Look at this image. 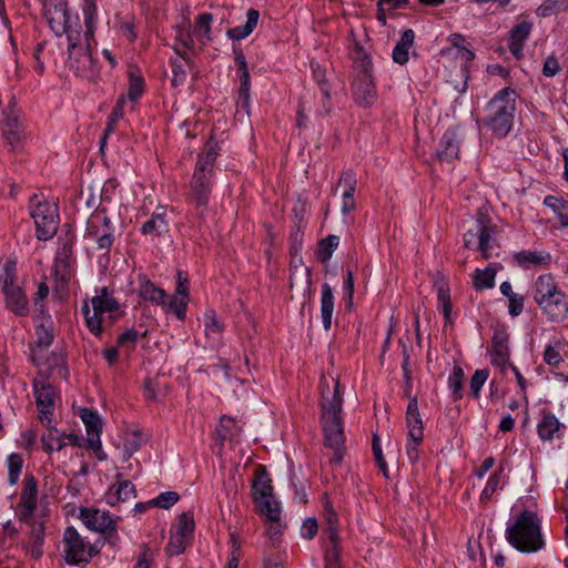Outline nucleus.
I'll return each instance as SVG.
<instances>
[{
  "label": "nucleus",
  "instance_id": "obj_9",
  "mask_svg": "<svg viewBox=\"0 0 568 568\" xmlns=\"http://www.w3.org/2000/svg\"><path fill=\"white\" fill-rule=\"evenodd\" d=\"M30 214L36 224L38 239L47 241L53 237L59 223L57 205L48 201L42 202L37 195H33L31 199Z\"/></svg>",
  "mask_w": 568,
  "mask_h": 568
},
{
  "label": "nucleus",
  "instance_id": "obj_11",
  "mask_svg": "<svg viewBox=\"0 0 568 568\" xmlns=\"http://www.w3.org/2000/svg\"><path fill=\"white\" fill-rule=\"evenodd\" d=\"M354 59L359 69V74L353 83L354 97L359 104L368 106L376 97V90L371 75V60L367 54L361 50L356 52Z\"/></svg>",
  "mask_w": 568,
  "mask_h": 568
},
{
  "label": "nucleus",
  "instance_id": "obj_15",
  "mask_svg": "<svg viewBox=\"0 0 568 568\" xmlns=\"http://www.w3.org/2000/svg\"><path fill=\"white\" fill-rule=\"evenodd\" d=\"M21 112L16 101H11L3 111L1 122L2 136L12 149L19 146L24 140V125L20 120Z\"/></svg>",
  "mask_w": 568,
  "mask_h": 568
},
{
  "label": "nucleus",
  "instance_id": "obj_30",
  "mask_svg": "<svg viewBox=\"0 0 568 568\" xmlns=\"http://www.w3.org/2000/svg\"><path fill=\"white\" fill-rule=\"evenodd\" d=\"M82 13L85 26V31L82 33V39L90 40L94 36L98 19L95 2L93 0H83Z\"/></svg>",
  "mask_w": 568,
  "mask_h": 568
},
{
  "label": "nucleus",
  "instance_id": "obj_34",
  "mask_svg": "<svg viewBox=\"0 0 568 568\" xmlns=\"http://www.w3.org/2000/svg\"><path fill=\"white\" fill-rule=\"evenodd\" d=\"M140 295L152 303H155L158 305H166V294L165 292L156 287L151 281L143 280V282L140 285Z\"/></svg>",
  "mask_w": 568,
  "mask_h": 568
},
{
  "label": "nucleus",
  "instance_id": "obj_22",
  "mask_svg": "<svg viewBox=\"0 0 568 568\" xmlns=\"http://www.w3.org/2000/svg\"><path fill=\"white\" fill-rule=\"evenodd\" d=\"M169 232V222L166 220V211L160 207L151 217L145 221L141 227L143 235L158 237Z\"/></svg>",
  "mask_w": 568,
  "mask_h": 568
},
{
  "label": "nucleus",
  "instance_id": "obj_14",
  "mask_svg": "<svg viewBox=\"0 0 568 568\" xmlns=\"http://www.w3.org/2000/svg\"><path fill=\"white\" fill-rule=\"evenodd\" d=\"M81 519L89 529L101 532L110 544L114 545L118 541L116 520L111 518L108 511L85 508L81 510Z\"/></svg>",
  "mask_w": 568,
  "mask_h": 568
},
{
  "label": "nucleus",
  "instance_id": "obj_16",
  "mask_svg": "<svg viewBox=\"0 0 568 568\" xmlns=\"http://www.w3.org/2000/svg\"><path fill=\"white\" fill-rule=\"evenodd\" d=\"M85 236L97 240L100 250H109L113 243V229L104 212L93 213L87 223Z\"/></svg>",
  "mask_w": 568,
  "mask_h": 568
},
{
  "label": "nucleus",
  "instance_id": "obj_49",
  "mask_svg": "<svg viewBox=\"0 0 568 568\" xmlns=\"http://www.w3.org/2000/svg\"><path fill=\"white\" fill-rule=\"evenodd\" d=\"M560 351V342H556L554 345H548L544 352V361L550 366H558L564 361Z\"/></svg>",
  "mask_w": 568,
  "mask_h": 568
},
{
  "label": "nucleus",
  "instance_id": "obj_38",
  "mask_svg": "<svg viewBox=\"0 0 568 568\" xmlns=\"http://www.w3.org/2000/svg\"><path fill=\"white\" fill-rule=\"evenodd\" d=\"M64 436L65 434H60L58 429L48 427L47 432L42 435V445L45 452L61 450L65 445Z\"/></svg>",
  "mask_w": 568,
  "mask_h": 568
},
{
  "label": "nucleus",
  "instance_id": "obj_37",
  "mask_svg": "<svg viewBox=\"0 0 568 568\" xmlns=\"http://www.w3.org/2000/svg\"><path fill=\"white\" fill-rule=\"evenodd\" d=\"M496 267L493 265L484 270H476L473 283L476 290L491 288L495 285Z\"/></svg>",
  "mask_w": 568,
  "mask_h": 568
},
{
  "label": "nucleus",
  "instance_id": "obj_35",
  "mask_svg": "<svg viewBox=\"0 0 568 568\" xmlns=\"http://www.w3.org/2000/svg\"><path fill=\"white\" fill-rule=\"evenodd\" d=\"M44 539V526L42 523L33 524L30 535V545L28 546V552L34 559L42 556V545Z\"/></svg>",
  "mask_w": 568,
  "mask_h": 568
},
{
  "label": "nucleus",
  "instance_id": "obj_36",
  "mask_svg": "<svg viewBox=\"0 0 568 568\" xmlns=\"http://www.w3.org/2000/svg\"><path fill=\"white\" fill-rule=\"evenodd\" d=\"M559 428L560 424L555 415H545L537 426V432L542 440H551Z\"/></svg>",
  "mask_w": 568,
  "mask_h": 568
},
{
  "label": "nucleus",
  "instance_id": "obj_50",
  "mask_svg": "<svg viewBox=\"0 0 568 568\" xmlns=\"http://www.w3.org/2000/svg\"><path fill=\"white\" fill-rule=\"evenodd\" d=\"M130 78V84H129V91L128 97L132 101H136L142 92H143V79L140 75H136L132 70L129 72Z\"/></svg>",
  "mask_w": 568,
  "mask_h": 568
},
{
  "label": "nucleus",
  "instance_id": "obj_44",
  "mask_svg": "<svg viewBox=\"0 0 568 568\" xmlns=\"http://www.w3.org/2000/svg\"><path fill=\"white\" fill-rule=\"evenodd\" d=\"M216 156L217 151L215 149V145H213L212 143H207L205 146V151L199 155L195 171L211 173Z\"/></svg>",
  "mask_w": 568,
  "mask_h": 568
},
{
  "label": "nucleus",
  "instance_id": "obj_24",
  "mask_svg": "<svg viewBox=\"0 0 568 568\" xmlns=\"http://www.w3.org/2000/svg\"><path fill=\"white\" fill-rule=\"evenodd\" d=\"M73 241L71 239L64 240L57 252L55 256V273L65 278L70 274L71 266L73 264L72 254Z\"/></svg>",
  "mask_w": 568,
  "mask_h": 568
},
{
  "label": "nucleus",
  "instance_id": "obj_31",
  "mask_svg": "<svg viewBox=\"0 0 568 568\" xmlns=\"http://www.w3.org/2000/svg\"><path fill=\"white\" fill-rule=\"evenodd\" d=\"M135 497L134 485L130 480H122L114 485L108 494V503L126 501Z\"/></svg>",
  "mask_w": 568,
  "mask_h": 568
},
{
  "label": "nucleus",
  "instance_id": "obj_13",
  "mask_svg": "<svg viewBox=\"0 0 568 568\" xmlns=\"http://www.w3.org/2000/svg\"><path fill=\"white\" fill-rule=\"evenodd\" d=\"M65 560L71 565L87 562L98 552L94 546L87 544L73 527H68L63 534Z\"/></svg>",
  "mask_w": 568,
  "mask_h": 568
},
{
  "label": "nucleus",
  "instance_id": "obj_2",
  "mask_svg": "<svg viewBox=\"0 0 568 568\" xmlns=\"http://www.w3.org/2000/svg\"><path fill=\"white\" fill-rule=\"evenodd\" d=\"M252 497L256 510L266 517L270 523L267 536L270 539H277L284 529L281 523V507L273 495V487L264 469H258L252 484Z\"/></svg>",
  "mask_w": 568,
  "mask_h": 568
},
{
  "label": "nucleus",
  "instance_id": "obj_59",
  "mask_svg": "<svg viewBox=\"0 0 568 568\" xmlns=\"http://www.w3.org/2000/svg\"><path fill=\"white\" fill-rule=\"evenodd\" d=\"M494 351L498 357H504L505 355H509L508 346H507V337L505 334L499 333L494 336Z\"/></svg>",
  "mask_w": 568,
  "mask_h": 568
},
{
  "label": "nucleus",
  "instance_id": "obj_27",
  "mask_svg": "<svg viewBox=\"0 0 568 568\" xmlns=\"http://www.w3.org/2000/svg\"><path fill=\"white\" fill-rule=\"evenodd\" d=\"M345 186V190L343 192V205H342V212L344 214H347L352 210L355 209V200H354V193H355V186H356V179L354 175L349 172L343 173L341 176L337 186L343 185Z\"/></svg>",
  "mask_w": 568,
  "mask_h": 568
},
{
  "label": "nucleus",
  "instance_id": "obj_55",
  "mask_svg": "<svg viewBox=\"0 0 568 568\" xmlns=\"http://www.w3.org/2000/svg\"><path fill=\"white\" fill-rule=\"evenodd\" d=\"M9 481L16 484L22 469V459L19 455H11L8 460Z\"/></svg>",
  "mask_w": 568,
  "mask_h": 568
},
{
  "label": "nucleus",
  "instance_id": "obj_64",
  "mask_svg": "<svg viewBox=\"0 0 568 568\" xmlns=\"http://www.w3.org/2000/svg\"><path fill=\"white\" fill-rule=\"evenodd\" d=\"M37 332H38V336H39V339H38L39 345L49 346L53 339V335H52L50 328L47 327L44 324H40L37 327Z\"/></svg>",
  "mask_w": 568,
  "mask_h": 568
},
{
  "label": "nucleus",
  "instance_id": "obj_58",
  "mask_svg": "<svg viewBox=\"0 0 568 568\" xmlns=\"http://www.w3.org/2000/svg\"><path fill=\"white\" fill-rule=\"evenodd\" d=\"M176 40H178L179 44L175 45L174 50L184 60H186V53L182 52V48H191V45L193 43L192 36L190 33L181 30V31H179V33L176 36Z\"/></svg>",
  "mask_w": 568,
  "mask_h": 568
},
{
  "label": "nucleus",
  "instance_id": "obj_43",
  "mask_svg": "<svg viewBox=\"0 0 568 568\" xmlns=\"http://www.w3.org/2000/svg\"><path fill=\"white\" fill-rule=\"evenodd\" d=\"M437 290V300L442 306L446 322H450L452 304L450 294L447 284L444 281H438L435 284Z\"/></svg>",
  "mask_w": 568,
  "mask_h": 568
},
{
  "label": "nucleus",
  "instance_id": "obj_45",
  "mask_svg": "<svg viewBox=\"0 0 568 568\" xmlns=\"http://www.w3.org/2000/svg\"><path fill=\"white\" fill-rule=\"evenodd\" d=\"M212 16L210 13H203L197 17L194 28V36L204 43L209 41L211 30Z\"/></svg>",
  "mask_w": 568,
  "mask_h": 568
},
{
  "label": "nucleus",
  "instance_id": "obj_12",
  "mask_svg": "<svg viewBox=\"0 0 568 568\" xmlns=\"http://www.w3.org/2000/svg\"><path fill=\"white\" fill-rule=\"evenodd\" d=\"M43 14L57 36L68 34L70 30L81 29L79 18L70 19L65 0H44Z\"/></svg>",
  "mask_w": 568,
  "mask_h": 568
},
{
  "label": "nucleus",
  "instance_id": "obj_40",
  "mask_svg": "<svg viewBox=\"0 0 568 568\" xmlns=\"http://www.w3.org/2000/svg\"><path fill=\"white\" fill-rule=\"evenodd\" d=\"M203 321L205 327V335L213 339L220 338L223 332V325L217 320L216 313L213 310H207L204 313Z\"/></svg>",
  "mask_w": 568,
  "mask_h": 568
},
{
  "label": "nucleus",
  "instance_id": "obj_28",
  "mask_svg": "<svg viewBox=\"0 0 568 568\" xmlns=\"http://www.w3.org/2000/svg\"><path fill=\"white\" fill-rule=\"evenodd\" d=\"M415 33L412 29L403 32L400 40L393 50V60L398 64H405L408 61V52L413 47Z\"/></svg>",
  "mask_w": 568,
  "mask_h": 568
},
{
  "label": "nucleus",
  "instance_id": "obj_54",
  "mask_svg": "<svg viewBox=\"0 0 568 568\" xmlns=\"http://www.w3.org/2000/svg\"><path fill=\"white\" fill-rule=\"evenodd\" d=\"M145 333H140L136 329H129L121 334L118 339V346L121 348L131 349L140 337H143Z\"/></svg>",
  "mask_w": 568,
  "mask_h": 568
},
{
  "label": "nucleus",
  "instance_id": "obj_33",
  "mask_svg": "<svg viewBox=\"0 0 568 568\" xmlns=\"http://www.w3.org/2000/svg\"><path fill=\"white\" fill-rule=\"evenodd\" d=\"M517 263L524 267L546 265L550 262V255L538 251H521L515 255Z\"/></svg>",
  "mask_w": 568,
  "mask_h": 568
},
{
  "label": "nucleus",
  "instance_id": "obj_29",
  "mask_svg": "<svg viewBox=\"0 0 568 568\" xmlns=\"http://www.w3.org/2000/svg\"><path fill=\"white\" fill-rule=\"evenodd\" d=\"M36 497H37V485L36 481L31 478L27 481L24 490L21 496L20 506L22 507V513L20 515L21 520H28L36 507Z\"/></svg>",
  "mask_w": 568,
  "mask_h": 568
},
{
  "label": "nucleus",
  "instance_id": "obj_19",
  "mask_svg": "<svg viewBox=\"0 0 568 568\" xmlns=\"http://www.w3.org/2000/svg\"><path fill=\"white\" fill-rule=\"evenodd\" d=\"M209 172L195 171L191 181L192 197L197 207H204L211 191Z\"/></svg>",
  "mask_w": 568,
  "mask_h": 568
},
{
  "label": "nucleus",
  "instance_id": "obj_8",
  "mask_svg": "<svg viewBox=\"0 0 568 568\" xmlns=\"http://www.w3.org/2000/svg\"><path fill=\"white\" fill-rule=\"evenodd\" d=\"M16 273V262L7 261L3 274L0 277L2 292L6 297L7 308L16 315L26 316L29 312V302L22 288L14 284Z\"/></svg>",
  "mask_w": 568,
  "mask_h": 568
},
{
  "label": "nucleus",
  "instance_id": "obj_26",
  "mask_svg": "<svg viewBox=\"0 0 568 568\" xmlns=\"http://www.w3.org/2000/svg\"><path fill=\"white\" fill-rule=\"evenodd\" d=\"M334 312V295L332 287L324 283L322 285V297H321V317L323 326L328 331L332 326V318Z\"/></svg>",
  "mask_w": 568,
  "mask_h": 568
},
{
  "label": "nucleus",
  "instance_id": "obj_57",
  "mask_svg": "<svg viewBox=\"0 0 568 568\" xmlns=\"http://www.w3.org/2000/svg\"><path fill=\"white\" fill-rule=\"evenodd\" d=\"M235 427V419L223 416L220 420V425L217 427L219 436L224 440L227 437L233 435V428Z\"/></svg>",
  "mask_w": 568,
  "mask_h": 568
},
{
  "label": "nucleus",
  "instance_id": "obj_41",
  "mask_svg": "<svg viewBox=\"0 0 568 568\" xmlns=\"http://www.w3.org/2000/svg\"><path fill=\"white\" fill-rule=\"evenodd\" d=\"M339 244V237L336 235H328L318 242L317 258L322 263H326L333 255V252Z\"/></svg>",
  "mask_w": 568,
  "mask_h": 568
},
{
  "label": "nucleus",
  "instance_id": "obj_52",
  "mask_svg": "<svg viewBox=\"0 0 568 568\" xmlns=\"http://www.w3.org/2000/svg\"><path fill=\"white\" fill-rule=\"evenodd\" d=\"M489 376L488 369H477L470 379V392L475 398L479 397L480 389Z\"/></svg>",
  "mask_w": 568,
  "mask_h": 568
},
{
  "label": "nucleus",
  "instance_id": "obj_47",
  "mask_svg": "<svg viewBox=\"0 0 568 568\" xmlns=\"http://www.w3.org/2000/svg\"><path fill=\"white\" fill-rule=\"evenodd\" d=\"M189 302L187 293L178 294L171 297L169 302L170 310L178 316V318L183 320L185 317V311Z\"/></svg>",
  "mask_w": 568,
  "mask_h": 568
},
{
  "label": "nucleus",
  "instance_id": "obj_39",
  "mask_svg": "<svg viewBox=\"0 0 568 568\" xmlns=\"http://www.w3.org/2000/svg\"><path fill=\"white\" fill-rule=\"evenodd\" d=\"M48 361H49L48 365L42 364V363L37 364L39 366L40 374L47 375V376L54 375V374L59 375L60 377L65 376L67 369L63 366L64 361L61 355L52 354Z\"/></svg>",
  "mask_w": 568,
  "mask_h": 568
},
{
  "label": "nucleus",
  "instance_id": "obj_17",
  "mask_svg": "<svg viewBox=\"0 0 568 568\" xmlns=\"http://www.w3.org/2000/svg\"><path fill=\"white\" fill-rule=\"evenodd\" d=\"M34 396L39 419L43 425L50 424L57 396L54 388L50 384L34 382Z\"/></svg>",
  "mask_w": 568,
  "mask_h": 568
},
{
  "label": "nucleus",
  "instance_id": "obj_25",
  "mask_svg": "<svg viewBox=\"0 0 568 568\" xmlns=\"http://www.w3.org/2000/svg\"><path fill=\"white\" fill-rule=\"evenodd\" d=\"M530 31L531 26L526 21L516 24L510 31L509 50L517 59L521 58L523 45Z\"/></svg>",
  "mask_w": 568,
  "mask_h": 568
},
{
  "label": "nucleus",
  "instance_id": "obj_61",
  "mask_svg": "<svg viewBox=\"0 0 568 568\" xmlns=\"http://www.w3.org/2000/svg\"><path fill=\"white\" fill-rule=\"evenodd\" d=\"M318 526L314 518H307L302 525L301 534L307 539H312L317 532Z\"/></svg>",
  "mask_w": 568,
  "mask_h": 568
},
{
  "label": "nucleus",
  "instance_id": "obj_10",
  "mask_svg": "<svg viewBox=\"0 0 568 568\" xmlns=\"http://www.w3.org/2000/svg\"><path fill=\"white\" fill-rule=\"evenodd\" d=\"M489 226L490 219L483 210H478L475 227L467 231L464 235V245L467 248L478 250L486 260L493 256L494 250V240Z\"/></svg>",
  "mask_w": 568,
  "mask_h": 568
},
{
  "label": "nucleus",
  "instance_id": "obj_62",
  "mask_svg": "<svg viewBox=\"0 0 568 568\" xmlns=\"http://www.w3.org/2000/svg\"><path fill=\"white\" fill-rule=\"evenodd\" d=\"M560 70L557 59L552 55L548 57L544 62L542 73L546 77H554Z\"/></svg>",
  "mask_w": 568,
  "mask_h": 568
},
{
  "label": "nucleus",
  "instance_id": "obj_60",
  "mask_svg": "<svg viewBox=\"0 0 568 568\" xmlns=\"http://www.w3.org/2000/svg\"><path fill=\"white\" fill-rule=\"evenodd\" d=\"M145 392L150 399L156 400L165 394V387H161L158 382L149 379L145 382Z\"/></svg>",
  "mask_w": 568,
  "mask_h": 568
},
{
  "label": "nucleus",
  "instance_id": "obj_1",
  "mask_svg": "<svg viewBox=\"0 0 568 568\" xmlns=\"http://www.w3.org/2000/svg\"><path fill=\"white\" fill-rule=\"evenodd\" d=\"M322 424L325 444L334 450L332 462L339 464L344 456L345 435L342 418L343 398L338 382L331 376L321 379Z\"/></svg>",
  "mask_w": 568,
  "mask_h": 568
},
{
  "label": "nucleus",
  "instance_id": "obj_56",
  "mask_svg": "<svg viewBox=\"0 0 568 568\" xmlns=\"http://www.w3.org/2000/svg\"><path fill=\"white\" fill-rule=\"evenodd\" d=\"M141 446V436L138 433L132 434L124 443L123 460H128Z\"/></svg>",
  "mask_w": 568,
  "mask_h": 568
},
{
  "label": "nucleus",
  "instance_id": "obj_48",
  "mask_svg": "<svg viewBox=\"0 0 568 568\" xmlns=\"http://www.w3.org/2000/svg\"><path fill=\"white\" fill-rule=\"evenodd\" d=\"M312 69H313L314 79H315L316 83L318 84L326 102H328L331 99V93H329V85L326 80V70L321 68V65H318V64H316V65L312 64Z\"/></svg>",
  "mask_w": 568,
  "mask_h": 568
},
{
  "label": "nucleus",
  "instance_id": "obj_18",
  "mask_svg": "<svg viewBox=\"0 0 568 568\" xmlns=\"http://www.w3.org/2000/svg\"><path fill=\"white\" fill-rule=\"evenodd\" d=\"M291 290H295L302 296H306L311 290V271L304 265L302 258L292 261Z\"/></svg>",
  "mask_w": 568,
  "mask_h": 568
},
{
  "label": "nucleus",
  "instance_id": "obj_3",
  "mask_svg": "<svg viewBox=\"0 0 568 568\" xmlns=\"http://www.w3.org/2000/svg\"><path fill=\"white\" fill-rule=\"evenodd\" d=\"M506 537L511 546L523 552H535L545 545L540 520L531 510H524L514 518L506 529Z\"/></svg>",
  "mask_w": 568,
  "mask_h": 568
},
{
  "label": "nucleus",
  "instance_id": "obj_7",
  "mask_svg": "<svg viewBox=\"0 0 568 568\" xmlns=\"http://www.w3.org/2000/svg\"><path fill=\"white\" fill-rule=\"evenodd\" d=\"M91 307L92 310L84 303L82 311L90 332L99 335L103 325H111L116 318L119 303L109 294L106 287H102L99 294L91 298Z\"/></svg>",
  "mask_w": 568,
  "mask_h": 568
},
{
  "label": "nucleus",
  "instance_id": "obj_5",
  "mask_svg": "<svg viewBox=\"0 0 568 568\" xmlns=\"http://www.w3.org/2000/svg\"><path fill=\"white\" fill-rule=\"evenodd\" d=\"M534 298L552 322L562 321L568 314L567 296L550 274L537 277Z\"/></svg>",
  "mask_w": 568,
  "mask_h": 568
},
{
  "label": "nucleus",
  "instance_id": "obj_63",
  "mask_svg": "<svg viewBox=\"0 0 568 568\" xmlns=\"http://www.w3.org/2000/svg\"><path fill=\"white\" fill-rule=\"evenodd\" d=\"M499 485V476L497 474H493L486 484V487L484 488L481 493V499H489L493 494L496 491L497 487Z\"/></svg>",
  "mask_w": 568,
  "mask_h": 568
},
{
  "label": "nucleus",
  "instance_id": "obj_42",
  "mask_svg": "<svg viewBox=\"0 0 568 568\" xmlns=\"http://www.w3.org/2000/svg\"><path fill=\"white\" fill-rule=\"evenodd\" d=\"M193 531V518L187 513H182L178 518V523L172 528V534L190 540Z\"/></svg>",
  "mask_w": 568,
  "mask_h": 568
},
{
  "label": "nucleus",
  "instance_id": "obj_53",
  "mask_svg": "<svg viewBox=\"0 0 568 568\" xmlns=\"http://www.w3.org/2000/svg\"><path fill=\"white\" fill-rule=\"evenodd\" d=\"M179 500V494L175 491H166L160 494L156 498L149 501L150 505L163 509H168Z\"/></svg>",
  "mask_w": 568,
  "mask_h": 568
},
{
  "label": "nucleus",
  "instance_id": "obj_23",
  "mask_svg": "<svg viewBox=\"0 0 568 568\" xmlns=\"http://www.w3.org/2000/svg\"><path fill=\"white\" fill-rule=\"evenodd\" d=\"M80 417L87 428L88 444H92L99 448L100 434L102 430V423L99 415L89 408H82L80 410Z\"/></svg>",
  "mask_w": 568,
  "mask_h": 568
},
{
  "label": "nucleus",
  "instance_id": "obj_6",
  "mask_svg": "<svg viewBox=\"0 0 568 568\" xmlns=\"http://www.w3.org/2000/svg\"><path fill=\"white\" fill-rule=\"evenodd\" d=\"M69 68L75 75L88 80L97 79L99 71L90 52V40L82 39L81 29L70 30L67 34Z\"/></svg>",
  "mask_w": 568,
  "mask_h": 568
},
{
  "label": "nucleus",
  "instance_id": "obj_46",
  "mask_svg": "<svg viewBox=\"0 0 568 568\" xmlns=\"http://www.w3.org/2000/svg\"><path fill=\"white\" fill-rule=\"evenodd\" d=\"M464 371L459 366H455L449 378L448 386L455 397V399L462 398V388L464 383Z\"/></svg>",
  "mask_w": 568,
  "mask_h": 568
},
{
  "label": "nucleus",
  "instance_id": "obj_4",
  "mask_svg": "<svg viewBox=\"0 0 568 568\" xmlns=\"http://www.w3.org/2000/svg\"><path fill=\"white\" fill-rule=\"evenodd\" d=\"M515 112V91L505 88L487 104L483 125L490 130L495 136L504 138L513 128Z\"/></svg>",
  "mask_w": 568,
  "mask_h": 568
},
{
  "label": "nucleus",
  "instance_id": "obj_21",
  "mask_svg": "<svg viewBox=\"0 0 568 568\" xmlns=\"http://www.w3.org/2000/svg\"><path fill=\"white\" fill-rule=\"evenodd\" d=\"M460 138L456 130H447L439 141L437 156L440 160L450 161L458 158Z\"/></svg>",
  "mask_w": 568,
  "mask_h": 568
},
{
  "label": "nucleus",
  "instance_id": "obj_51",
  "mask_svg": "<svg viewBox=\"0 0 568 568\" xmlns=\"http://www.w3.org/2000/svg\"><path fill=\"white\" fill-rule=\"evenodd\" d=\"M189 542L190 540L185 539L184 537H180L171 532L170 541L166 547V554L169 556H178L186 549Z\"/></svg>",
  "mask_w": 568,
  "mask_h": 568
},
{
  "label": "nucleus",
  "instance_id": "obj_32",
  "mask_svg": "<svg viewBox=\"0 0 568 568\" xmlns=\"http://www.w3.org/2000/svg\"><path fill=\"white\" fill-rule=\"evenodd\" d=\"M260 18L258 11L250 9L247 11L246 23L242 27H235L227 30V36L233 40H242L250 36L257 26Z\"/></svg>",
  "mask_w": 568,
  "mask_h": 568
},
{
  "label": "nucleus",
  "instance_id": "obj_20",
  "mask_svg": "<svg viewBox=\"0 0 568 568\" xmlns=\"http://www.w3.org/2000/svg\"><path fill=\"white\" fill-rule=\"evenodd\" d=\"M406 425L408 428V437L413 438L414 440H423L424 427L416 396L412 397L408 403L406 409Z\"/></svg>",
  "mask_w": 568,
  "mask_h": 568
}]
</instances>
